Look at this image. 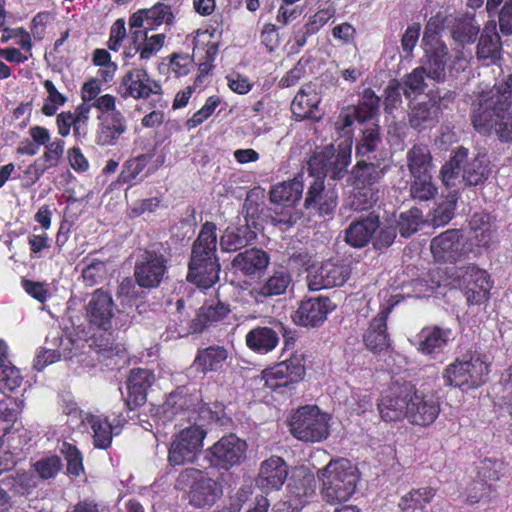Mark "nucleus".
<instances>
[{"mask_svg": "<svg viewBox=\"0 0 512 512\" xmlns=\"http://www.w3.org/2000/svg\"><path fill=\"white\" fill-rule=\"evenodd\" d=\"M423 49L425 62L420 67L425 69L427 78L430 80L443 82L446 78L447 63L450 60L447 45L425 47Z\"/></svg>", "mask_w": 512, "mask_h": 512, "instance_id": "obj_31", "label": "nucleus"}, {"mask_svg": "<svg viewBox=\"0 0 512 512\" xmlns=\"http://www.w3.org/2000/svg\"><path fill=\"white\" fill-rule=\"evenodd\" d=\"M454 339L450 328L439 326L425 327L416 336L417 349L427 355L438 354Z\"/></svg>", "mask_w": 512, "mask_h": 512, "instance_id": "obj_29", "label": "nucleus"}, {"mask_svg": "<svg viewBox=\"0 0 512 512\" xmlns=\"http://www.w3.org/2000/svg\"><path fill=\"white\" fill-rule=\"evenodd\" d=\"M288 508L301 509L316 492V480L314 475L301 467L292 476L287 485Z\"/></svg>", "mask_w": 512, "mask_h": 512, "instance_id": "obj_21", "label": "nucleus"}, {"mask_svg": "<svg viewBox=\"0 0 512 512\" xmlns=\"http://www.w3.org/2000/svg\"><path fill=\"white\" fill-rule=\"evenodd\" d=\"M216 248V225L206 222L193 244L187 274L189 282L206 289L218 281L220 264L216 257Z\"/></svg>", "mask_w": 512, "mask_h": 512, "instance_id": "obj_3", "label": "nucleus"}, {"mask_svg": "<svg viewBox=\"0 0 512 512\" xmlns=\"http://www.w3.org/2000/svg\"><path fill=\"white\" fill-rule=\"evenodd\" d=\"M155 382L154 373L145 368H134L127 379L129 398L135 405L145 402L148 389Z\"/></svg>", "mask_w": 512, "mask_h": 512, "instance_id": "obj_36", "label": "nucleus"}, {"mask_svg": "<svg viewBox=\"0 0 512 512\" xmlns=\"http://www.w3.org/2000/svg\"><path fill=\"white\" fill-rule=\"evenodd\" d=\"M175 486L187 492L188 503L196 509L212 507L223 494L220 483L195 468L181 471Z\"/></svg>", "mask_w": 512, "mask_h": 512, "instance_id": "obj_6", "label": "nucleus"}, {"mask_svg": "<svg viewBox=\"0 0 512 512\" xmlns=\"http://www.w3.org/2000/svg\"><path fill=\"white\" fill-rule=\"evenodd\" d=\"M43 86L47 92V98L44 100L41 111L45 116H53L65 104L67 98L58 91L51 80H45Z\"/></svg>", "mask_w": 512, "mask_h": 512, "instance_id": "obj_52", "label": "nucleus"}, {"mask_svg": "<svg viewBox=\"0 0 512 512\" xmlns=\"http://www.w3.org/2000/svg\"><path fill=\"white\" fill-rule=\"evenodd\" d=\"M22 376L17 367L6 361L0 365V391L12 392L22 383Z\"/></svg>", "mask_w": 512, "mask_h": 512, "instance_id": "obj_50", "label": "nucleus"}, {"mask_svg": "<svg viewBox=\"0 0 512 512\" xmlns=\"http://www.w3.org/2000/svg\"><path fill=\"white\" fill-rule=\"evenodd\" d=\"M309 188L304 205L307 209L316 208L323 214L331 213L336 207V195L333 191H325L323 176L313 174L309 170Z\"/></svg>", "mask_w": 512, "mask_h": 512, "instance_id": "obj_27", "label": "nucleus"}, {"mask_svg": "<svg viewBox=\"0 0 512 512\" xmlns=\"http://www.w3.org/2000/svg\"><path fill=\"white\" fill-rule=\"evenodd\" d=\"M65 142L56 138L44 147L43 154L37 158L47 170L57 167L64 154Z\"/></svg>", "mask_w": 512, "mask_h": 512, "instance_id": "obj_53", "label": "nucleus"}, {"mask_svg": "<svg viewBox=\"0 0 512 512\" xmlns=\"http://www.w3.org/2000/svg\"><path fill=\"white\" fill-rule=\"evenodd\" d=\"M81 427L83 431L88 428L92 430L94 446L100 449H106L111 445L113 435L120 432L123 419L115 418L110 421L106 417L91 414L80 413Z\"/></svg>", "mask_w": 512, "mask_h": 512, "instance_id": "obj_20", "label": "nucleus"}, {"mask_svg": "<svg viewBox=\"0 0 512 512\" xmlns=\"http://www.w3.org/2000/svg\"><path fill=\"white\" fill-rule=\"evenodd\" d=\"M492 485L487 481L475 480L466 488L465 501L469 504H477L489 498Z\"/></svg>", "mask_w": 512, "mask_h": 512, "instance_id": "obj_63", "label": "nucleus"}, {"mask_svg": "<svg viewBox=\"0 0 512 512\" xmlns=\"http://www.w3.org/2000/svg\"><path fill=\"white\" fill-rule=\"evenodd\" d=\"M378 227L379 220L374 216L354 221L346 230V242L356 248L364 247L369 243Z\"/></svg>", "mask_w": 512, "mask_h": 512, "instance_id": "obj_39", "label": "nucleus"}, {"mask_svg": "<svg viewBox=\"0 0 512 512\" xmlns=\"http://www.w3.org/2000/svg\"><path fill=\"white\" fill-rule=\"evenodd\" d=\"M247 444L234 434L222 437L206 450V458L216 468L229 469L246 457Z\"/></svg>", "mask_w": 512, "mask_h": 512, "instance_id": "obj_13", "label": "nucleus"}, {"mask_svg": "<svg viewBox=\"0 0 512 512\" xmlns=\"http://www.w3.org/2000/svg\"><path fill=\"white\" fill-rule=\"evenodd\" d=\"M456 281L469 304L479 305L489 298L492 283L488 273L476 266L457 268Z\"/></svg>", "mask_w": 512, "mask_h": 512, "instance_id": "obj_12", "label": "nucleus"}, {"mask_svg": "<svg viewBox=\"0 0 512 512\" xmlns=\"http://www.w3.org/2000/svg\"><path fill=\"white\" fill-rule=\"evenodd\" d=\"M512 73L473 103L472 124L485 136L496 135L501 142L512 140Z\"/></svg>", "mask_w": 512, "mask_h": 512, "instance_id": "obj_2", "label": "nucleus"}, {"mask_svg": "<svg viewBox=\"0 0 512 512\" xmlns=\"http://www.w3.org/2000/svg\"><path fill=\"white\" fill-rule=\"evenodd\" d=\"M34 470L43 480L57 476L62 469V461L57 455L44 456L34 463Z\"/></svg>", "mask_w": 512, "mask_h": 512, "instance_id": "obj_57", "label": "nucleus"}, {"mask_svg": "<svg viewBox=\"0 0 512 512\" xmlns=\"http://www.w3.org/2000/svg\"><path fill=\"white\" fill-rule=\"evenodd\" d=\"M350 145V143L345 146L340 144L337 151L331 145L314 155L308 163L311 176L318 174L323 178L328 176L334 180L343 178L351 162Z\"/></svg>", "mask_w": 512, "mask_h": 512, "instance_id": "obj_11", "label": "nucleus"}, {"mask_svg": "<svg viewBox=\"0 0 512 512\" xmlns=\"http://www.w3.org/2000/svg\"><path fill=\"white\" fill-rule=\"evenodd\" d=\"M410 195L416 201H429L435 198L438 188L433 182L432 174L412 177Z\"/></svg>", "mask_w": 512, "mask_h": 512, "instance_id": "obj_47", "label": "nucleus"}, {"mask_svg": "<svg viewBox=\"0 0 512 512\" xmlns=\"http://www.w3.org/2000/svg\"><path fill=\"white\" fill-rule=\"evenodd\" d=\"M291 282V277L284 270L275 271L265 281L254 286L250 294L257 301L260 298L273 297L283 294Z\"/></svg>", "mask_w": 512, "mask_h": 512, "instance_id": "obj_44", "label": "nucleus"}, {"mask_svg": "<svg viewBox=\"0 0 512 512\" xmlns=\"http://www.w3.org/2000/svg\"><path fill=\"white\" fill-rule=\"evenodd\" d=\"M463 237L460 230H447L431 241L430 249L438 262H456L467 254L464 249Z\"/></svg>", "mask_w": 512, "mask_h": 512, "instance_id": "obj_18", "label": "nucleus"}, {"mask_svg": "<svg viewBox=\"0 0 512 512\" xmlns=\"http://www.w3.org/2000/svg\"><path fill=\"white\" fill-rule=\"evenodd\" d=\"M488 357L481 353L473 354L469 360H456L443 372L445 384L459 388H474L486 381L489 374Z\"/></svg>", "mask_w": 512, "mask_h": 512, "instance_id": "obj_7", "label": "nucleus"}, {"mask_svg": "<svg viewBox=\"0 0 512 512\" xmlns=\"http://www.w3.org/2000/svg\"><path fill=\"white\" fill-rule=\"evenodd\" d=\"M230 313L227 304L217 300L204 303L190 323L187 333H201L206 328L223 321Z\"/></svg>", "mask_w": 512, "mask_h": 512, "instance_id": "obj_30", "label": "nucleus"}, {"mask_svg": "<svg viewBox=\"0 0 512 512\" xmlns=\"http://www.w3.org/2000/svg\"><path fill=\"white\" fill-rule=\"evenodd\" d=\"M321 483L320 492L323 499L335 504L350 499L358 481L357 469L344 458L331 460L324 468L318 470Z\"/></svg>", "mask_w": 512, "mask_h": 512, "instance_id": "obj_5", "label": "nucleus"}, {"mask_svg": "<svg viewBox=\"0 0 512 512\" xmlns=\"http://www.w3.org/2000/svg\"><path fill=\"white\" fill-rule=\"evenodd\" d=\"M413 394L411 382L393 381L378 400V411L385 422L408 420L409 397Z\"/></svg>", "mask_w": 512, "mask_h": 512, "instance_id": "obj_10", "label": "nucleus"}, {"mask_svg": "<svg viewBox=\"0 0 512 512\" xmlns=\"http://www.w3.org/2000/svg\"><path fill=\"white\" fill-rule=\"evenodd\" d=\"M219 104V97L210 96L205 104L186 121V127L190 130L202 124L213 114Z\"/></svg>", "mask_w": 512, "mask_h": 512, "instance_id": "obj_62", "label": "nucleus"}, {"mask_svg": "<svg viewBox=\"0 0 512 512\" xmlns=\"http://www.w3.org/2000/svg\"><path fill=\"white\" fill-rule=\"evenodd\" d=\"M425 77H427L425 69L420 66L407 75L403 86L406 98H412L414 95L424 92L427 87Z\"/></svg>", "mask_w": 512, "mask_h": 512, "instance_id": "obj_58", "label": "nucleus"}, {"mask_svg": "<svg viewBox=\"0 0 512 512\" xmlns=\"http://www.w3.org/2000/svg\"><path fill=\"white\" fill-rule=\"evenodd\" d=\"M60 453L65 457L67 461L68 473L79 476L83 470V458L78 448L66 441L59 445Z\"/></svg>", "mask_w": 512, "mask_h": 512, "instance_id": "obj_54", "label": "nucleus"}, {"mask_svg": "<svg viewBox=\"0 0 512 512\" xmlns=\"http://www.w3.org/2000/svg\"><path fill=\"white\" fill-rule=\"evenodd\" d=\"M501 41L496 30V24L487 25L478 42L476 56L486 64L494 63L500 57Z\"/></svg>", "mask_w": 512, "mask_h": 512, "instance_id": "obj_38", "label": "nucleus"}, {"mask_svg": "<svg viewBox=\"0 0 512 512\" xmlns=\"http://www.w3.org/2000/svg\"><path fill=\"white\" fill-rule=\"evenodd\" d=\"M167 260L162 253L146 250L135 266V279L140 287H158L167 271Z\"/></svg>", "mask_w": 512, "mask_h": 512, "instance_id": "obj_16", "label": "nucleus"}, {"mask_svg": "<svg viewBox=\"0 0 512 512\" xmlns=\"http://www.w3.org/2000/svg\"><path fill=\"white\" fill-rule=\"evenodd\" d=\"M336 14V9L332 6L318 10L313 14L305 24L306 33L309 35L317 33L326 25Z\"/></svg>", "mask_w": 512, "mask_h": 512, "instance_id": "obj_64", "label": "nucleus"}, {"mask_svg": "<svg viewBox=\"0 0 512 512\" xmlns=\"http://www.w3.org/2000/svg\"><path fill=\"white\" fill-rule=\"evenodd\" d=\"M228 358V351L223 346H209L200 349L194 359V367L202 372H217L219 371Z\"/></svg>", "mask_w": 512, "mask_h": 512, "instance_id": "obj_42", "label": "nucleus"}, {"mask_svg": "<svg viewBox=\"0 0 512 512\" xmlns=\"http://www.w3.org/2000/svg\"><path fill=\"white\" fill-rule=\"evenodd\" d=\"M365 122V116L361 114V110L356 106H346L341 109L339 116L335 122V128L343 132L344 135L350 136L351 126L354 121Z\"/></svg>", "mask_w": 512, "mask_h": 512, "instance_id": "obj_56", "label": "nucleus"}, {"mask_svg": "<svg viewBox=\"0 0 512 512\" xmlns=\"http://www.w3.org/2000/svg\"><path fill=\"white\" fill-rule=\"evenodd\" d=\"M269 263L270 257L265 251L251 248L238 253L232 261V267L243 275L252 276L264 271Z\"/></svg>", "mask_w": 512, "mask_h": 512, "instance_id": "obj_32", "label": "nucleus"}, {"mask_svg": "<svg viewBox=\"0 0 512 512\" xmlns=\"http://www.w3.org/2000/svg\"><path fill=\"white\" fill-rule=\"evenodd\" d=\"M213 419V412L202 402L201 395L182 386L171 392L157 408V425L166 426L175 421L179 431L172 437L168 449V462L172 466L193 463L199 456L207 435L205 429Z\"/></svg>", "mask_w": 512, "mask_h": 512, "instance_id": "obj_1", "label": "nucleus"}, {"mask_svg": "<svg viewBox=\"0 0 512 512\" xmlns=\"http://www.w3.org/2000/svg\"><path fill=\"white\" fill-rule=\"evenodd\" d=\"M290 431L305 442H319L328 436V416L316 406L298 409L290 419Z\"/></svg>", "mask_w": 512, "mask_h": 512, "instance_id": "obj_8", "label": "nucleus"}, {"mask_svg": "<svg viewBox=\"0 0 512 512\" xmlns=\"http://www.w3.org/2000/svg\"><path fill=\"white\" fill-rule=\"evenodd\" d=\"M389 308H382L376 317H374L363 335V341L366 347L371 351H382L389 346V337L387 334V318Z\"/></svg>", "mask_w": 512, "mask_h": 512, "instance_id": "obj_33", "label": "nucleus"}, {"mask_svg": "<svg viewBox=\"0 0 512 512\" xmlns=\"http://www.w3.org/2000/svg\"><path fill=\"white\" fill-rule=\"evenodd\" d=\"M256 238V233L249 224L229 225L220 237V248L224 252L237 251Z\"/></svg>", "mask_w": 512, "mask_h": 512, "instance_id": "obj_35", "label": "nucleus"}, {"mask_svg": "<svg viewBox=\"0 0 512 512\" xmlns=\"http://www.w3.org/2000/svg\"><path fill=\"white\" fill-rule=\"evenodd\" d=\"M406 161L412 177L432 174L435 168L431 152L423 144L413 145L406 154Z\"/></svg>", "mask_w": 512, "mask_h": 512, "instance_id": "obj_43", "label": "nucleus"}, {"mask_svg": "<svg viewBox=\"0 0 512 512\" xmlns=\"http://www.w3.org/2000/svg\"><path fill=\"white\" fill-rule=\"evenodd\" d=\"M288 465L279 456H271L260 464L257 486L264 492L280 490L288 477Z\"/></svg>", "mask_w": 512, "mask_h": 512, "instance_id": "obj_23", "label": "nucleus"}, {"mask_svg": "<svg viewBox=\"0 0 512 512\" xmlns=\"http://www.w3.org/2000/svg\"><path fill=\"white\" fill-rule=\"evenodd\" d=\"M60 453L65 457L67 461L68 473L79 476L83 470V458L78 448L66 441L59 445Z\"/></svg>", "mask_w": 512, "mask_h": 512, "instance_id": "obj_55", "label": "nucleus"}, {"mask_svg": "<svg viewBox=\"0 0 512 512\" xmlns=\"http://www.w3.org/2000/svg\"><path fill=\"white\" fill-rule=\"evenodd\" d=\"M379 188H353L352 194L348 198V205L355 211H364L372 208L380 198Z\"/></svg>", "mask_w": 512, "mask_h": 512, "instance_id": "obj_48", "label": "nucleus"}, {"mask_svg": "<svg viewBox=\"0 0 512 512\" xmlns=\"http://www.w3.org/2000/svg\"><path fill=\"white\" fill-rule=\"evenodd\" d=\"M113 316L114 303L111 295L101 289L96 290L86 305V318L92 325L108 330L112 326Z\"/></svg>", "mask_w": 512, "mask_h": 512, "instance_id": "obj_25", "label": "nucleus"}, {"mask_svg": "<svg viewBox=\"0 0 512 512\" xmlns=\"http://www.w3.org/2000/svg\"><path fill=\"white\" fill-rule=\"evenodd\" d=\"M96 142L100 146H114L127 131V121L121 112L99 114Z\"/></svg>", "mask_w": 512, "mask_h": 512, "instance_id": "obj_26", "label": "nucleus"}, {"mask_svg": "<svg viewBox=\"0 0 512 512\" xmlns=\"http://www.w3.org/2000/svg\"><path fill=\"white\" fill-rule=\"evenodd\" d=\"M91 110V104L81 103L72 112L75 122V138L77 140L87 136Z\"/></svg>", "mask_w": 512, "mask_h": 512, "instance_id": "obj_61", "label": "nucleus"}, {"mask_svg": "<svg viewBox=\"0 0 512 512\" xmlns=\"http://www.w3.org/2000/svg\"><path fill=\"white\" fill-rule=\"evenodd\" d=\"M151 157L146 154H141L135 158L127 160L123 169L118 177L119 183H129L136 179V177L142 173L145 167L150 162Z\"/></svg>", "mask_w": 512, "mask_h": 512, "instance_id": "obj_51", "label": "nucleus"}, {"mask_svg": "<svg viewBox=\"0 0 512 512\" xmlns=\"http://www.w3.org/2000/svg\"><path fill=\"white\" fill-rule=\"evenodd\" d=\"M350 275V268L342 262L326 261L313 265L308 270L307 282L310 290L317 291L343 285Z\"/></svg>", "mask_w": 512, "mask_h": 512, "instance_id": "obj_14", "label": "nucleus"}, {"mask_svg": "<svg viewBox=\"0 0 512 512\" xmlns=\"http://www.w3.org/2000/svg\"><path fill=\"white\" fill-rule=\"evenodd\" d=\"M435 494L436 491L432 487L412 489L401 498L399 505L402 509L422 508L432 501Z\"/></svg>", "mask_w": 512, "mask_h": 512, "instance_id": "obj_49", "label": "nucleus"}, {"mask_svg": "<svg viewBox=\"0 0 512 512\" xmlns=\"http://www.w3.org/2000/svg\"><path fill=\"white\" fill-rule=\"evenodd\" d=\"M245 342L250 350L259 354H267L276 348L279 336L270 327L258 326L246 334Z\"/></svg>", "mask_w": 512, "mask_h": 512, "instance_id": "obj_40", "label": "nucleus"}, {"mask_svg": "<svg viewBox=\"0 0 512 512\" xmlns=\"http://www.w3.org/2000/svg\"><path fill=\"white\" fill-rule=\"evenodd\" d=\"M384 171L378 165L359 161L352 169L349 181L353 188H379Z\"/></svg>", "mask_w": 512, "mask_h": 512, "instance_id": "obj_37", "label": "nucleus"}, {"mask_svg": "<svg viewBox=\"0 0 512 512\" xmlns=\"http://www.w3.org/2000/svg\"><path fill=\"white\" fill-rule=\"evenodd\" d=\"M320 95L311 87H303L294 97L291 111L296 120L316 119Z\"/></svg>", "mask_w": 512, "mask_h": 512, "instance_id": "obj_34", "label": "nucleus"}, {"mask_svg": "<svg viewBox=\"0 0 512 512\" xmlns=\"http://www.w3.org/2000/svg\"><path fill=\"white\" fill-rule=\"evenodd\" d=\"M161 85L152 79L146 69L132 68L122 77L119 93L123 98L147 99L151 95L161 94Z\"/></svg>", "mask_w": 512, "mask_h": 512, "instance_id": "obj_15", "label": "nucleus"}, {"mask_svg": "<svg viewBox=\"0 0 512 512\" xmlns=\"http://www.w3.org/2000/svg\"><path fill=\"white\" fill-rule=\"evenodd\" d=\"M422 216L418 209H411L400 214L398 228L401 236L407 238L415 233L421 224Z\"/></svg>", "mask_w": 512, "mask_h": 512, "instance_id": "obj_59", "label": "nucleus"}, {"mask_svg": "<svg viewBox=\"0 0 512 512\" xmlns=\"http://www.w3.org/2000/svg\"><path fill=\"white\" fill-rule=\"evenodd\" d=\"M305 375V368L299 357H290L265 371V385L272 390L288 387L299 382Z\"/></svg>", "mask_w": 512, "mask_h": 512, "instance_id": "obj_19", "label": "nucleus"}, {"mask_svg": "<svg viewBox=\"0 0 512 512\" xmlns=\"http://www.w3.org/2000/svg\"><path fill=\"white\" fill-rule=\"evenodd\" d=\"M173 13L170 6L157 3L149 9H140L133 13L129 19L130 28H146L156 30L160 25H170L173 21Z\"/></svg>", "mask_w": 512, "mask_h": 512, "instance_id": "obj_28", "label": "nucleus"}, {"mask_svg": "<svg viewBox=\"0 0 512 512\" xmlns=\"http://www.w3.org/2000/svg\"><path fill=\"white\" fill-rule=\"evenodd\" d=\"M90 337L80 327L54 328L46 337L45 344L52 347L59 358L63 360H72L87 354L92 347L89 343Z\"/></svg>", "mask_w": 512, "mask_h": 512, "instance_id": "obj_9", "label": "nucleus"}, {"mask_svg": "<svg viewBox=\"0 0 512 512\" xmlns=\"http://www.w3.org/2000/svg\"><path fill=\"white\" fill-rule=\"evenodd\" d=\"M456 199L450 195V199L440 203L430 215V221L433 226L440 227L446 225L454 215Z\"/></svg>", "mask_w": 512, "mask_h": 512, "instance_id": "obj_60", "label": "nucleus"}, {"mask_svg": "<svg viewBox=\"0 0 512 512\" xmlns=\"http://www.w3.org/2000/svg\"><path fill=\"white\" fill-rule=\"evenodd\" d=\"M193 59L197 61L200 75L196 78L201 82L213 68V62L218 52V44L209 30H198L193 39Z\"/></svg>", "mask_w": 512, "mask_h": 512, "instance_id": "obj_24", "label": "nucleus"}, {"mask_svg": "<svg viewBox=\"0 0 512 512\" xmlns=\"http://www.w3.org/2000/svg\"><path fill=\"white\" fill-rule=\"evenodd\" d=\"M303 189V175H299L292 181L275 185L270 191V199L273 203L293 207L301 199Z\"/></svg>", "mask_w": 512, "mask_h": 512, "instance_id": "obj_41", "label": "nucleus"}, {"mask_svg": "<svg viewBox=\"0 0 512 512\" xmlns=\"http://www.w3.org/2000/svg\"><path fill=\"white\" fill-rule=\"evenodd\" d=\"M480 31V24L474 16L465 15L458 18L452 28L451 34L453 40L458 45L473 43Z\"/></svg>", "mask_w": 512, "mask_h": 512, "instance_id": "obj_46", "label": "nucleus"}, {"mask_svg": "<svg viewBox=\"0 0 512 512\" xmlns=\"http://www.w3.org/2000/svg\"><path fill=\"white\" fill-rule=\"evenodd\" d=\"M335 305L329 298H311L301 302L292 318L295 324L303 327H317L321 325Z\"/></svg>", "mask_w": 512, "mask_h": 512, "instance_id": "obj_22", "label": "nucleus"}, {"mask_svg": "<svg viewBox=\"0 0 512 512\" xmlns=\"http://www.w3.org/2000/svg\"><path fill=\"white\" fill-rule=\"evenodd\" d=\"M491 173L489 160L484 153L470 155L463 146L457 147L441 170L440 177L446 187H455L464 182L468 186L483 184Z\"/></svg>", "mask_w": 512, "mask_h": 512, "instance_id": "obj_4", "label": "nucleus"}, {"mask_svg": "<svg viewBox=\"0 0 512 512\" xmlns=\"http://www.w3.org/2000/svg\"><path fill=\"white\" fill-rule=\"evenodd\" d=\"M438 112L436 102L431 99L418 103L411 107L409 123L417 130L429 128L437 122Z\"/></svg>", "mask_w": 512, "mask_h": 512, "instance_id": "obj_45", "label": "nucleus"}, {"mask_svg": "<svg viewBox=\"0 0 512 512\" xmlns=\"http://www.w3.org/2000/svg\"><path fill=\"white\" fill-rule=\"evenodd\" d=\"M440 413V403L431 393L418 391L413 385V394L409 397L408 421L414 425L428 426Z\"/></svg>", "mask_w": 512, "mask_h": 512, "instance_id": "obj_17", "label": "nucleus"}]
</instances>
